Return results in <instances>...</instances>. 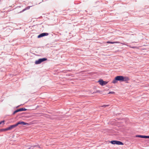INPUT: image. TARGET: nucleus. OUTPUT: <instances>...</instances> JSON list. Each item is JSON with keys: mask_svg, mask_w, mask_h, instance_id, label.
Returning <instances> with one entry per match:
<instances>
[{"mask_svg": "<svg viewBox=\"0 0 149 149\" xmlns=\"http://www.w3.org/2000/svg\"><path fill=\"white\" fill-rule=\"evenodd\" d=\"M27 110V109L25 108H22L19 109H17L15 111L12 113V115H15L16 113L21 111H26Z\"/></svg>", "mask_w": 149, "mask_h": 149, "instance_id": "4", "label": "nucleus"}, {"mask_svg": "<svg viewBox=\"0 0 149 149\" xmlns=\"http://www.w3.org/2000/svg\"><path fill=\"white\" fill-rule=\"evenodd\" d=\"M98 82H99L101 85L102 86L107 84L108 81H105L102 79H100L98 81Z\"/></svg>", "mask_w": 149, "mask_h": 149, "instance_id": "5", "label": "nucleus"}, {"mask_svg": "<svg viewBox=\"0 0 149 149\" xmlns=\"http://www.w3.org/2000/svg\"><path fill=\"white\" fill-rule=\"evenodd\" d=\"M15 127V125H10L9 127H8L7 128V130H11L12 129H13Z\"/></svg>", "mask_w": 149, "mask_h": 149, "instance_id": "7", "label": "nucleus"}, {"mask_svg": "<svg viewBox=\"0 0 149 149\" xmlns=\"http://www.w3.org/2000/svg\"><path fill=\"white\" fill-rule=\"evenodd\" d=\"M118 79L117 78V76H116V77H115L114 79H113V81H112V83L114 84H115L118 82Z\"/></svg>", "mask_w": 149, "mask_h": 149, "instance_id": "9", "label": "nucleus"}, {"mask_svg": "<svg viewBox=\"0 0 149 149\" xmlns=\"http://www.w3.org/2000/svg\"><path fill=\"white\" fill-rule=\"evenodd\" d=\"M102 91H101L100 90H96L95 92H93V93H102Z\"/></svg>", "mask_w": 149, "mask_h": 149, "instance_id": "13", "label": "nucleus"}, {"mask_svg": "<svg viewBox=\"0 0 149 149\" xmlns=\"http://www.w3.org/2000/svg\"><path fill=\"white\" fill-rule=\"evenodd\" d=\"M122 44H123V45H125V44H124V43H122Z\"/></svg>", "mask_w": 149, "mask_h": 149, "instance_id": "24", "label": "nucleus"}, {"mask_svg": "<svg viewBox=\"0 0 149 149\" xmlns=\"http://www.w3.org/2000/svg\"><path fill=\"white\" fill-rule=\"evenodd\" d=\"M19 107V106H18L17 107V108Z\"/></svg>", "mask_w": 149, "mask_h": 149, "instance_id": "23", "label": "nucleus"}, {"mask_svg": "<svg viewBox=\"0 0 149 149\" xmlns=\"http://www.w3.org/2000/svg\"><path fill=\"white\" fill-rule=\"evenodd\" d=\"M109 106V105H103L101 106V107H107Z\"/></svg>", "mask_w": 149, "mask_h": 149, "instance_id": "16", "label": "nucleus"}, {"mask_svg": "<svg viewBox=\"0 0 149 149\" xmlns=\"http://www.w3.org/2000/svg\"><path fill=\"white\" fill-rule=\"evenodd\" d=\"M135 47H132V48H134Z\"/></svg>", "mask_w": 149, "mask_h": 149, "instance_id": "22", "label": "nucleus"}, {"mask_svg": "<svg viewBox=\"0 0 149 149\" xmlns=\"http://www.w3.org/2000/svg\"><path fill=\"white\" fill-rule=\"evenodd\" d=\"M21 125H25L28 124V123H25L22 121H20Z\"/></svg>", "mask_w": 149, "mask_h": 149, "instance_id": "11", "label": "nucleus"}, {"mask_svg": "<svg viewBox=\"0 0 149 149\" xmlns=\"http://www.w3.org/2000/svg\"><path fill=\"white\" fill-rule=\"evenodd\" d=\"M118 81H120L127 82L129 80V77L127 76H117Z\"/></svg>", "mask_w": 149, "mask_h": 149, "instance_id": "1", "label": "nucleus"}, {"mask_svg": "<svg viewBox=\"0 0 149 149\" xmlns=\"http://www.w3.org/2000/svg\"><path fill=\"white\" fill-rule=\"evenodd\" d=\"M115 93L113 91H111L110 92H109L108 93L109 94H115Z\"/></svg>", "mask_w": 149, "mask_h": 149, "instance_id": "17", "label": "nucleus"}, {"mask_svg": "<svg viewBox=\"0 0 149 149\" xmlns=\"http://www.w3.org/2000/svg\"><path fill=\"white\" fill-rule=\"evenodd\" d=\"M107 43H108L113 44H114V43H119V42H114V41L111 42V41H108L107 42Z\"/></svg>", "mask_w": 149, "mask_h": 149, "instance_id": "10", "label": "nucleus"}, {"mask_svg": "<svg viewBox=\"0 0 149 149\" xmlns=\"http://www.w3.org/2000/svg\"><path fill=\"white\" fill-rule=\"evenodd\" d=\"M3 123V124H4V122H2V123Z\"/></svg>", "mask_w": 149, "mask_h": 149, "instance_id": "25", "label": "nucleus"}, {"mask_svg": "<svg viewBox=\"0 0 149 149\" xmlns=\"http://www.w3.org/2000/svg\"><path fill=\"white\" fill-rule=\"evenodd\" d=\"M26 10V8H24V9L22 10V11H24L25 10Z\"/></svg>", "mask_w": 149, "mask_h": 149, "instance_id": "21", "label": "nucleus"}, {"mask_svg": "<svg viewBox=\"0 0 149 149\" xmlns=\"http://www.w3.org/2000/svg\"><path fill=\"white\" fill-rule=\"evenodd\" d=\"M146 139H149V136H146Z\"/></svg>", "mask_w": 149, "mask_h": 149, "instance_id": "19", "label": "nucleus"}, {"mask_svg": "<svg viewBox=\"0 0 149 149\" xmlns=\"http://www.w3.org/2000/svg\"><path fill=\"white\" fill-rule=\"evenodd\" d=\"M26 10L29 9L30 8V6H28L27 7L25 8Z\"/></svg>", "mask_w": 149, "mask_h": 149, "instance_id": "18", "label": "nucleus"}, {"mask_svg": "<svg viewBox=\"0 0 149 149\" xmlns=\"http://www.w3.org/2000/svg\"><path fill=\"white\" fill-rule=\"evenodd\" d=\"M110 143L112 144L118 145H123L124 143L122 142L116 140H112L110 141Z\"/></svg>", "mask_w": 149, "mask_h": 149, "instance_id": "3", "label": "nucleus"}, {"mask_svg": "<svg viewBox=\"0 0 149 149\" xmlns=\"http://www.w3.org/2000/svg\"><path fill=\"white\" fill-rule=\"evenodd\" d=\"M47 58H39L35 61V64H40L42 62L47 61Z\"/></svg>", "mask_w": 149, "mask_h": 149, "instance_id": "2", "label": "nucleus"}, {"mask_svg": "<svg viewBox=\"0 0 149 149\" xmlns=\"http://www.w3.org/2000/svg\"><path fill=\"white\" fill-rule=\"evenodd\" d=\"M7 128L5 129H1L0 130V132H2L3 131H8V130H7Z\"/></svg>", "mask_w": 149, "mask_h": 149, "instance_id": "15", "label": "nucleus"}, {"mask_svg": "<svg viewBox=\"0 0 149 149\" xmlns=\"http://www.w3.org/2000/svg\"><path fill=\"white\" fill-rule=\"evenodd\" d=\"M20 121H19L17 123H16L15 124H14L15 125V127L19 125L20 124Z\"/></svg>", "mask_w": 149, "mask_h": 149, "instance_id": "14", "label": "nucleus"}, {"mask_svg": "<svg viewBox=\"0 0 149 149\" xmlns=\"http://www.w3.org/2000/svg\"><path fill=\"white\" fill-rule=\"evenodd\" d=\"M4 122V120H3V121H1V122H0V125L2 123V122Z\"/></svg>", "mask_w": 149, "mask_h": 149, "instance_id": "20", "label": "nucleus"}, {"mask_svg": "<svg viewBox=\"0 0 149 149\" xmlns=\"http://www.w3.org/2000/svg\"><path fill=\"white\" fill-rule=\"evenodd\" d=\"M146 135H136L135 136V137H139L145 139H146Z\"/></svg>", "mask_w": 149, "mask_h": 149, "instance_id": "8", "label": "nucleus"}, {"mask_svg": "<svg viewBox=\"0 0 149 149\" xmlns=\"http://www.w3.org/2000/svg\"><path fill=\"white\" fill-rule=\"evenodd\" d=\"M49 35V33H43L39 35L38 36V38H40L42 37L45 36H47Z\"/></svg>", "mask_w": 149, "mask_h": 149, "instance_id": "6", "label": "nucleus"}, {"mask_svg": "<svg viewBox=\"0 0 149 149\" xmlns=\"http://www.w3.org/2000/svg\"><path fill=\"white\" fill-rule=\"evenodd\" d=\"M35 147H38L39 148H40V147L38 145H35L34 146H31L30 148H29V149H33V148Z\"/></svg>", "mask_w": 149, "mask_h": 149, "instance_id": "12", "label": "nucleus"}]
</instances>
